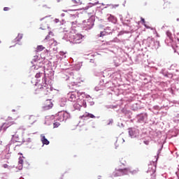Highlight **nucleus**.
<instances>
[{"label": "nucleus", "mask_w": 179, "mask_h": 179, "mask_svg": "<svg viewBox=\"0 0 179 179\" xmlns=\"http://www.w3.org/2000/svg\"><path fill=\"white\" fill-rule=\"evenodd\" d=\"M43 80L44 83H43L42 84H36V86L37 87V88L36 89V92H37L36 93L37 94L42 92L43 93V94H48V92H50V87H48V84H47V78H45V76L43 78Z\"/></svg>", "instance_id": "nucleus-1"}, {"label": "nucleus", "mask_w": 179, "mask_h": 179, "mask_svg": "<svg viewBox=\"0 0 179 179\" xmlns=\"http://www.w3.org/2000/svg\"><path fill=\"white\" fill-rule=\"evenodd\" d=\"M16 124L15 121H13V119L12 117H8L6 122H4L2 126L1 127V131H6L7 128H9V127H12V125H15Z\"/></svg>", "instance_id": "nucleus-2"}, {"label": "nucleus", "mask_w": 179, "mask_h": 179, "mask_svg": "<svg viewBox=\"0 0 179 179\" xmlns=\"http://www.w3.org/2000/svg\"><path fill=\"white\" fill-rule=\"evenodd\" d=\"M129 171V168H125L123 169H116L114 172V176L115 177H121V176H125L128 174V172Z\"/></svg>", "instance_id": "nucleus-3"}, {"label": "nucleus", "mask_w": 179, "mask_h": 179, "mask_svg": "<svg viewBox=\"0 0 179 179\" xmlns=\"http://www.w3.org/2000/svg\"><path fill=\"white\" fill-rule=\"evenodd\" d=\"M147 173L150 174V176H154V177H156V175H155V173H156V164H155V162L148 164Z\"/></svg>", "instance_id": "nucleus-4"}, {"label": "nucleus", "mask_w": 179, "mask_h": 179, "mask_svg": "<svg viewBox=\"0 0 179 179\" xmlns=\"http://www.w3.org/2000/svg\"><path fill=\"white\" fill-rule=\"evenodd\" d=\"M49 24L50 20L48 18L45 17L41 20V29H42V30H45V29H48Z\"/></svg>", "instance_id": "nucleus-5"}, {"label": "nucleus", "mask_w": 179, "mask_h": 179, "mask_svg": "<svg viewBox=\"0 0 179 179\" xmlns=\"http://www.w3.org/2000/svg\"><path fill=\"white\" fill-rule=\"evenodd\" d=\"M129 135L131 138H138V136H139V129H129Z\"/></svg>", "instance_id": "nucleus-6"}, {"label": "nucleus", "mask_w": 179, "mask_h": 179, "mask_svg": "<svg viewBox=\"0 0 179 179\" xmlns=\"http://www.w3.org/2000/svg\"><path fill=\"white\" fill-rule=\"evenodd\" d=\"M52 107H54V103H52L51 99H48L44 102L43 108L45 110H50Z\"/></svg>", "instance_id": "nucleus-7"}, {"label": "nucleus", "mask_w": 179, "mask_h": 179, "mask_svg": "<svg viewBox=\"0 0 179 179\" xmlns=\"http://www.w3.org/2000/svg\"><path fill=\"white\" fill-rule=\"evenodd\" d=\"M83 38V36H82L81 34H75L73 36V41L76 43V44H79L80 43V40Z\"/></svg>", "instance_id": "nucleus-8"}, {"label": "nucleus", "mask_w": 179, "mask_h": 179, "mask_svg": "<svg viewBox=\"0 0 179 179\" xmlns=\"http://www.w3.org/2000/svg\"><path fill=\"white\" fill-rule=\"evenodd\" d=\"M173 8V4L171 2L166 1L164 2L163 5V9H171Z\"/></svg>", "instance_id": "nucleus-9"}, {"label": "nucleus", "mask_w": 179, "mask_h": 179, "mask_svg": "<svg viewBox=\"0 0 179 179\" xmlns=\"http://www.w3.org/2000/svg\"><path fill=\"white\" fill-rule=\"evenodd\" d=\"M69 101H75L76 100V94L73 92L68 94Z\"/></svg>", "instance_id": "nucleus-10"}, {"label": "nucleus", "mask_w": 179, "mask_h": 179, "mask_svg": "<svg viewBox=\"0 0 179 179\" xmlns=\"http://www.w3.org/2000/svg\"><path fill=\"white\" fill-rule=\"evenodd\" d=\"M41 142L43 145H50V141L45 138V136L41 135Z\"/></svg>", "instance_id": "nucleus-11"}, {"label": "nucleus", "mask_w": 179, "mask_h": 179, "mask_svg": "<svg viewBox=\"0 0 179 179\" xmlns=\"http://www.w3.org/2000/svg\"><path fill=\"white\" fill-rule=\"evenodd\" d=\"M35 122H36V116L34 115L29 116L28 119V122L31 125L34 124Z\"/></svg>", "instance_id": "nucleus-12"}, {"label": "nucleus", "mask_w": 179, "mask_h": 179, "mask_svg": "<svg viewBox=\"0 0 179 179\" xmlns=\"http://www.w3.org/2000/svg\"><path fill=\"white\" fill-rule=\"evenodd\" d=\"M45 48L44 46H43L42 45H38V46L36 47V51H37V52H41V51H43V50H45Z\"/></svg>", "instance_id": "nucleus-13"}, {"label": "nucleus", "mask_w": 179, "mask_h": 179, "mask_svg": "<svg viewBox=\"0 0 179 179\" xmlns=\"http://www.w3.org/2000/svg\"><path fill=\"white\" fill-rule=\"evenodd\" d=\"M83 117H85V118L90 117V118H96V116L92 113H86L85 115H83Z\"/></svg>", "instance_id": "nucleus-14"}, {"label": "nucleus", "mask_w": 179, "mask_h": 179, "mask_svg": "<svg viewBox=\"0 0 179 179\" xmlns=\"http://www.w3.org/2000/svg\"><path fill=\"white\" fill-rule=\"evenodd\" d=\"M23 38V34H19L17 37L15 39V41H20Z\"/></svg>", "instance_id": "nucleus-15"}, {"label": "nucleus", "mask_w": 179, "mask_h": 179, "mask_svg": "<svg viewBox=\"0 0 179 179\" xmlns=\"http://www.w3.org/2000/svg\"><path fill=\"white\" fill-rule=\"evenodd\" d=\"M59 125H61V123L56 122L53 124V128H58V127H59Z\"/></svg>", "instance_id": "nucleus-16"}, {"label": "nucleus", "mask_w": 179, "mask_h": 179, "mask_svg": "<svg viewBox=\"0 0 179 179\" xmlns=\"http://www.w3.org/2000/svg\"><path fill=\"white\" fill-rule=\"evenodd\" d=\"M89 8H92V3H88V5L85 7H83V8L85 10H87V9H89Z\"/></svg>", "instance_id": "nucleus-17"}, {"label": "nucleus", "mask_w": 179, "mask_h": 179, "mask_svg": "<svg viewBox=\"0 0 179 179\" xmlns=\"http://www.w3.org/2000/svg\"><path fill=\"white\" fill-rule=\"evenodd\" d=\"M35 78H36V79H38V78H41V73H37L35 76Z\"/></svg>", "instance_id": "nucleus-18"}, {"label": "nucleus", "mask_w": 179, "mask_h": 179, "mask_svg": "<svg viewBox=\"0 0 179 179\" xmlns=\"http://www.w3.org/2000/svg\"><path fill=\"white\" fill-rule=\"evenodd\" d=\"M73 3H77V5H80L82 2L80 1H77L76 0H73Z\"/></svg>", "instance_id": "nucleus-19"}, {"label": "nucleus", "mask_w": 179, "mask_h": 179, "mask_svg": "<svg viewBox=\"0 0 179 179\" xmlns=\"http://www.w3.org/2000/svg\"><path fill=\"white\" fill-rule=\"evenodd\" d=\"M51 34H52V32H49V35H48L45 37V40H47V41L50 40V35H51Z\"/></svg>", "instance_id": "nucleus-20"}, {"label": "nucleus", "mask_w": 179, "mask_h": 179, "mask_svg": "<svg viewBox=\"0 0 179 179\" xmlns=\"http://www.w3.org/2000/svg\"><path fill=\"white\" fill-rule=\"evenodd\" d=\"M52 45L57 47V45H58V42H57L56 41H54L53 43H52Z\"/></svg>", "instance_id": "nucleus-21"}, {"label": "nucleus", "mask_w": 179, "mask_h": 179, "mask_svg": "<svg viewBox=\"0 0 179 179\" xmlns=\"http://www.w3.org/2000/svg\"><path fill=\"white\" fill-rule=\"evenodd\" d=\"M3 10H4L5 12H8V10H10V8H9V7H4V8H3Z\"/></svg>", "instance_id": "nucleus-22"}, {"label": "nucleus", "mask_w": 179, "mask_h": 179, "mask_svg": "<svg viewBox=\"0 0 179 179\" xmlns=\"http://www.w3.org/2000/svg\"><path fill=\"white\" fill-rule=\"evenodd\" d=\"M103 36H106V32L101 31V32L100 33L99 37H103Z\"/></svg>", "instance_id": "nucleus-23"}, {"label": "nucleus", "mask_w": 179, "mask_h": 179, "mask_svg": "<svg viewBox=\"0 0 179 179\" xmlns=\"http://www.w3.org/2000/svg\"><path fill=\"white\" fill-rule=\"evenodd\" d=\"M141 22H142L143 24H144L145 27H148L145 24V20L143 19V17H141Z\"/></svg>", "instance_id": "nucleus-24"}, {"label": "nucleus", "mask_w": 179, "mask_h": 179, "mask_svg": "<svg viewBox=\"0 0 179 179\" xmlns=\"http://www.w3.org/2000/svg\"><path fill=\"white\" fill-rule=\"evenodd\" d=\"M18 164H20L22 166L23 164V159H20L18 162Z\"/></svg>", "instance_id": "nucleus-25"}, {"label": "nucleus", "mask_w": 179, "mask_h": 179, "mask_svg": "<svg viewBox=\"0 0 179 179\" xmlns=\"http://www.w3.org/2000/svg\"><path fill=\"white\" fill-rule=\"evenodd\" d=\"M88 29H91V27L93 26V24H92V22H90V24H88Z\"/></svg>", "instance_id": "nucleus-26"}, {"label": "nucleus", "mask_w": 179, "mask_h": 179, "mask_svg": "<svg viewBox=\"0 0 179 179\" xmlns=\"http://www.w3.org/2000/svg\"><path fill=\"white\" fill-rule=\"evenodd\" d=\"M143 143L145 145H149V141H144Z\"/></svg>", "instance_id": "nucleus-27"}, {"label": "nucleus", "mask_w": 179, "mask_h": 179, "mask_svg": "<svg viewBox=\"0 0 179 179\" xmlns=\"http://www.w3.org/2000/svg\"><path fill=\"white\" fill-rule=\"evenodd\" d=\"M55 23H59V20L56 18V19L55 20Z\"/></svg>", "instance_id": "nucleus-28"}, {"label": "nucleus", "mask_w": 179, "mask_h": 179, "mask_svg": "<svg viewBox=\"0 0 179 179\" xmlns=\"http://www.w3.org/2000/svg\"><path fill=\"white\" fill-rule=\"evenodd\" d=\"M3 167L4 168V169H8V164H3Z\"/></svg>", "instance_id": "nucleus-29"}, {"label": "nucleus", "mask_w": 179, "mask_h": 179, "mask_svg": "<svg viewBox=\"0 0 179 179\" xmlns=\"http://www.w3.org/2000/svg\"><path fill=\"white\" fill-rule=\"evenodd\" d=\"M53 51H57V50H58V48L57 47H55V48H53Z\"/></svg>", "instance_id": "nucleus-30"}, {"label": "nucleus", "mask_w": 179, "mask_h": 179, "mask_svg": "<svg viewBox=\"0 0 179 179\" xmlns=\"http://www.w3.org/2000/svg\"><path fill=\"white\" fill-rule=\"evenodd\" d=\"M61 16L64 17V16H65V14H64V13H62V14L61 15Z\"/></svg>", "instance_id": "nucleus-31"}, {"label": "nucleus", "mask_w": 179, "mask_h": 179, "mask_svg": "<svg viewBox=\"0 0 179 179\" xmlns=\"http://www.w3.org/2000/svg\"><path fill=\"white\" fill-rule=\"evenodd\" d=\"M2 145V142L0 141V145Z\"/></svg>", "instance_id": "nucleus-32"}]
</instances>
